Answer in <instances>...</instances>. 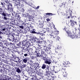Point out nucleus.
Segmentation results:
<instances>
[{"label":"nucleus","instance_id":"f257e3e1","mask_svg":"<svg viewBox=\"0 0 80 80\" xmlns=\"http://www.w3.org/2000/svg\"><path fill=\"white\" fill-rule=\"evenodd\" d=\"M1 5H2V7L4 8L6 10H10L11 11H13V8L12 7V4L11 3H8L7 4L5 5V3L4 2H1Z\"/></svg>","mask_w":80,"mask_h":80},{"label":"nucleus","instance_id":"f03ea898","mask_svg":"<svg viewBox=\"0 0 80 80\" xmlns=\"http://www.w3.org/2000/svg\"><path fill=\"white\" fill-rule=\"evenodd\" d=\"M63 30L66 32V33L65 34L66 35H68V37H71L72 39H73V38L77 39V36L75 33H73V34H72V33L70 32V31L68 30L67 31L65 28H64Z\"/></svg>","mask_w":80,"mask_h":80},{"label":"nucleus","instance_id":"7ed1b4c3","mask_svg":"<svg viewBox=\"0 0 80 80\" xmlns=\"http://www.w3.org/2000/svg\"><path fill=\"white\" fill-rule=\"evenodd\" d=\"M47 55L46 54H44V57H42V60H44V63H46V64H48V65H50L52 62L51 59H48L46 57H47Z\"/></svg>","mask_w":80,"mask_h":80},{"label":"nucleus","instance_id":"20e7f679","mask_svg":"<svg viewBox=\"0 0 80 80\" xmlns=\"http://www.w3.org/2000/svg\"><path fill=\"white\" fill-rule=\"evenodd\" d=\"M24 22L22 21H17V24H16V25L19 27V28H20L21 30H23L25 26H24Z\"/></svg>","mask_w":80,"mask_h":80},{"label":"nucleus","instance_id":"39448f33","mask_svg":"<svg viewBox=\"0 0 80 80\" xmlns=\"http://www.w3.org/2000/svg\"><path fill=\"white\" fill-rule=\"evenodd\" d=\"M70 63L69 61H66L63 63V65L62 67V69L63 70H66L65 67H70Z\"/></svg>","mask_w":80,"mask_h":80},{"label":"nucleus","instance_id":"423d86ee","mask_svg":"<svg viewBox=\"0 0 80 80\" xmlns=\"http://www.w3.org/2000/svg\"><path fill=\"white\" fill-rule=\"evenodd\" d=\"M66 69H62L61 70L62 75L63 76V77L65 78H67L68 77V73H67L66 72H65Z\"/></svg>","mask_w":80,"mask_h":80},{"label":"nucleus","instance_id":"0eeeda50","mask_svg":"<svg viewBox=\"0 0 80 80\" xmlns=\"http://www.w3.org/2000/svg\"><path fill=\"white\" fill-rule=\"evenodd\" d=\"M22 7H23V5H18V9L20 12H25V10H24V9Z\"/></svg>","mask_w":80,"mask_h":80},{"label":"nucleus","instance_id":"6e6552de","mask_svg":"<svg viewBox=\"0 0 80 80\" xmlns=\"http://www.w3.org/2000/svg\"><path fill=\"white\" fill-rule=\"evenodd\" d=\"M0 14H1L2 16L3 17H6L7 15H6V12L2 8H0Z\"/></svg>","mask_w":80,"mask_h":80},{"label":"nucleus","instance_id":"1a4fd4ad","mask_svg":"<svg viewBox=\"0 0 80 80\" xmlns=\"http://www.w3.org/2000/svg\"><path fill=\"white\" fill-rule=\"evenodd\" d=\"M46 30L47 32H48V33L51 36V37H53V35H52V33H53L52 30H50V28H48L46 29Z\"/></svg>","mask_w":80,"mask_h":80},{"label":"nucleus","instance_id":"9d476101","mask_svg":"<svg viewBox=\"0 0 80 80\" xmlns=\"http://www.w3.org/2000/svg\"><path fill=\"white\" fill-rule=\"evenodd\" d=\"M43 48L45 52H46L48 54H50L52 53V51L50 50H48V48L46 46H43Z\"/></svg>","mask_w":80,"mask_h":80},{"label":"nucleus","instance_id":"9b49d317","mask_svg":"<svg viewBox=\"0 0 80 80\" xmlns=\"http://www.w3.org/2000/svg\"><path fill=\"white\" fill-rule=\"evenodd\" d=\"M15 69L16 70V71L17 72H18V73H20V72H21V70H22L20 67V66H19L18 67H16Z\"/></svg>","mask_w":80,"mask_h":80},{"label":"nucleus","instance_id":"f8f14e48","mask_svg":"<svg viewBox=\"0 0 80 80\" xmlns=\"http://www.w3.org/2000/svg\"><path fill=\"white\" fill-rule=\"evenodd\" d=\"M51 73V71H47L46 69V73L44 74V75L45 76H49L50 75V74Z\"/></svg>","mask_w":80,"mask_h":80},{"label":"nucleus","instance_id":"ddd939ff","mask_svg":"<svg viewBox=\"0 0 80 80\" xmlns=\"http://www.w3.org/2000/svg\"><path fill=\"white\" fill-rule=\"evenodd\" d=\"M13 2H14V3H15L14 5H15V6H17L18 8V6L22 5V4H20V2L16 1L15 0Z\"/></svg>","mask_w":80,"mask_h":80},{"label":"nucleus","instance_id":"4468645a","mask_svg":"<svg viewBox=\"0 0 80 80\" xmlns=\"http://www.w3.org/2000/svg\"><path fill=\"white\" fill-rule=\"evenodd\" d=\"M15 43H16L17 45V46H20V44H21V42L20 41H18L17 40H16L15 41Z\"/></svg>","mask_w":80,"mask_h":80},{"label":"nucleus","instance_id":"2eb2a0df","mask_svg":"<svg viewBox=\"0 0 80 80\" xmlns=\"http://www.w3.org/2000/svg\"><path fill=\"white\" fill-rule=\"evenodd\" d=\"M55 35H54L53 36H52L53 38H55V39H56V40H59V39L60 38V37H59V36H55Z\"/></svg>","mask_w":80,"mask_h":80},{"label":"nucleus","instance_id":"dca6fc26","mask_svg":"<svg viewBox=\"0 0 80 80\" xmlns=\"http://www.w3.org/2000/svg\"><path fill=\"white\" fill-rule=\"evenodd\" d=\"M41 48L42 47L38 46L36 48V49L37 50V52H41V51H42V49H41Z\"/></svg>","mask_w":80,"mask_h":80},{"label":"nucleus","instance_id":"f3484780","mask_svg":"<svg viewBox=\"0 0 80 80\" xmlns=\"http://www.w3.org/2000/svg\"><path fill=\"white\" fill-rule=\"evenodd\" d=\"M71 18L72 20H71L70 21V22H71V23H71V26H72V27H73V25H74V23H73V19L74 18V16H71Z\"/></svg>","mask_w":80,"mask_h":80},{"label":"nucleus","instance_id":"a211bd4d","mask_svg":"<svg viewBox=\"0 0 80 80\" xmlns=\"http://www.w3.org/2000/svg\"><path fill=\"white\" fill-rule=\"evenodd\" d=\"M23 62H24L25 63H26L29 60L28 58H26L22 59Z\"/></svg>","mask_w":80,"mask_h":80},{"label":"nucleus","instance_id":"6ab92c4d","mask_svg":"<svg viewBox=\"0 0 80 80\" xmlns=\"http://www.w3.org/2000/svg\"><path fill=\"white\" fill-rule=\"evenodd\" d=\"M34 34H36V35H42V36L45 35V34H43V33L40 32H35Z\"/></svg>","mask_w":80,"mask_h":80},{"label":"nucleus","instance_id":"aec40b11","mask_svg":"<svg viewBox=\"0 0 80 80\" xmlns=\"http://www.w3.org/2000/svg\"><path fill=\"white\" fill-rule=\"evenodd\" d=\"M2 46H3V48H7V47H8V45H7V43H6V42H5L2 45Z\"/></svg>","mask_w":80,"mask_h":80},{"label":"nucleus","instance_id":"412c9836","mask_svg":"<svg viewBox=\"0 0 80 80\" xmlns=\"http://www.w3.org/2000/svg\"><path fill=\"white\" fill-rule=\"evenodd\" d=\"M28 25H29V24L28 23H26L25 24L24 22V26L25 28H27V29H29V28H30L28 27Z\"/></svg>","mask_w":80,"mask_h":80},{"label":"nucleus","instance_id":"4be33fe9","mask_svg":"<svg viewBox=\"0 0 80 80\" xmlns=\"http://www.w3.org/2000/svg\"><path fill=\"white\" fill-rule=\"evenodd\" d=\"M22 46H24L25 47L27 44V41L23 40V41H22Z\"/></svg>","mask_w":80,"mask_h":80},{"label":"nucleus","instance_id":"5701e85b","mask_svg":"<svg viewBox=\"0 0 80 80\" xmlns=\"http://www.w3.org/2000/svg\"><path fill=\"white\" fill-rule=\"evenodd\" d=\"M63 5H64V7L66 6V3L65 4L64 2H62V3H60L59 5L60 7H62Z\"/></svg>","mask_w":80,"mask_h":80},{"label":"nucleus","instance_id":"b1692460","mask_svg":"<svg viewBox=\"0 0 80 80\" xmlns=\"http://www.w3.org/2000/svg\"><path fill=\"white\" fill-rule=\"evenodd\" d=\"M35 52L36 53L37 56L38 57H41V54H40V52H37L36 51H35Z\"/></svg>","mask_w":80,"mask_h":80},{"label":"nucleus","instance_id":"393cba45","mask_svg":"<svg viewBox=\"0 0 80 80\" xmlns=\"http://www.w3.org/2000/svg\"><path fill=\"white\" fill-rule=\"evenodd\" d=\"M30 28L27 29L26 28L25 29H24L23 31V33H27V32H28V31H30Z\"/></svg>","mask_w":80,"mask_h":80},{"label":"nucleus","instance_id":"a878e982","mask_svg":"<svg viewBox=\"0 0 80 80\" xmlns=\"http://www.w3.org/2000/svg\"><path fill=\"white\" fill-rule=\"evenodd\" d=\"M47 66V65L45 64H43L42 67V69H45V68H46V67Z\"/></svg>","mask_w":80,"mask_h":80},{"label":"nucleus","instance_id":"bb28decb","mask_svg":"<svg viewBox=\"0 0 80 80\" xmlns=\"http://www.w3.org/2000/svg\"><path fill=\"white\" fill-rule=\"evenodd\" d=\"M15 40V38L14 37H12L11 38V42H14Z\"/></svg>","mask_w":80,"mask_h":80},{"label":"nucleus","instance_id":"cd10ccee","mask_svg":"<svg viewBox=\"0 0 80 80\" xmlns=\"http://www.w3.org/2000/svg\"><path fill=\"white\" fill-rule=\"evenodd\" d=\"M3 0L4 2H6V3H7V4H8V3H10V2L8 0Z\"/></svg>","mask_w":80,"mask_h":80},{"label":"nucleus","instance_id":"c85d7f7f","mask_svg":"<svg viewBox=\"0 0 80 80\" xmlns=\"http://www.w3.org/2000/svg\"><path fill=\"white\" fill-rule=\"evenodd\" d=\"M61 48H62V47H61V46H60L58 45V47L56 48L55 49L56 50H60V49H61Z\"/></svg>","mask_w":80,"mask_h":80},{"label":"nucleus","instance_id":"c756f323","mask_svg":"<svg viewBox=\"0 0 80 80\" xmlns=\"http://www.w3.org/2000/svg\"><path fill=\"white\" fill-rule=\"evenodd\" d=\"M78 30L80 31L79 33V34H78L77 37V39H78V38H80V28H78Z\"/></svg>","mask_w":80,"mask_h":80},{"label":"nucleus","instance_id":"7c9ffc66","mask_svg":"<svg viewBox=\"0 0 80 80\" xmlns=\"http://www.w3.org/2000/svg\"><path fill=\"white\" fill-rule=\"evenodd\" d=\"M30 33H32L35 34V29H32V31L31 30L30 31Z\"/></svg>","mask_w":80,"mask_h":80},{"label":"nucleus","instance_id":"2f4dec72","mask_svg":"<svg viewBox=\"0 0 80 80\" xmlns=\"http://www.w3.org/2000/svg\"><path fill=\"white\" fill-rule=\"evenodd\" d=\"M3 80H12V78H8L6 77V76H5V78Z\"/></svg>","mask_w":80,"mask_h":80},{"label":"nucleus","instance_id":"473e14b6","mask_svg":"<svg viewBox=\"0 0 80 80\" xmlns=\"http://www.w3.org/2000/svg\"><path fill=\"white\" fill-rule=\"evenodd\" d=\"M19 67L22 70V68H24V67H26V64H23V65H22V66H20Z\"/></svg>","mask_w":80,"mask_h":80},{"label":"nucleus","instance_id":"72a5a7b5","mask_svg":"<svg viewBox=\"0 0 80 80\" xmlns=\"http://www.w3.org/2000/svg\"><path fill=\"white\" fill-rule=\"evenodd\" d=\"M4 48L3 46H0V50L3 51L4 50Z\"/></svg>","mask_w":80,"mask_h":80},{"label":"nucleus","instance_id":"f704fd0d","mask_svg":"<svg viewBox=\"0 0 80 80\" xmlns=\"http://www.w3.org/2000/svg\"><path fill=\"white\" fill-rule=\"evenodd\" d=\"M32 77L33 78L31 79L32 80H33V78L34 79V80H35V79H36V78H37V76L36 75H32Z\"/></svg>","mask_w":80,"mask_h":80},{"label":"nucleus","instance_id":"c9c22d12","mask_svg":"<svg viewBox=\"0 0 80 80\" xmlns=\"http://www.w3.org/2000/svg\"><path fill=\"white\" fill-rule=\"evenodd\" d=\"M42 75H43V73H42V72H41L38 76H40L41 78H42Z\"/></svg>","mask_w":80,"mask_h":80},{"label":"nucleus","instance_id":"e433bc0d","mask_svg":"<svg viewBox=\"0 0 80 80\" xmlns=\"http://www.w3.org/2000/svg\"><path fill=\"white\" fill-rule=\"evenodd\" d=\"M45 14L47 15H50V16L53 15V14H52V13H46Z\"/></svg>","mask_w":80,"mask_h":80},{"label":"nucleus","instance_id":"4c0bfd02","mask_svg":"<svg viewBox=\"0 0 80 80\" xmlns=\"http://www.w3.org/2000/svg\"><path fill=\"white\" fill-rule=\"evenodd\" d=\"M27 44L28 45V47L29 46H30V41H26Z\"/></svg>","mask_w":80,"mask_h":80},{"label":"nucleus","instance_id":"58836bf2","mask_svg":"<svg viewBox=\"0 0 80 80\" xmlns=\"http://www.w3.org/2000/svg\"><path fill=\"white\" fill-rule=\"evenodd\" d=\"M54 32H55L56 35H58V34H59V31H57V30L55 29L54 31Z\"/></svg>","mask_w":80,"mask_h":80},{"label":"nucleus","instance_id":"ea45409f","mask_svg":"<svg viewBox=\"0 0 80 80\" xmlns=\"http://www.w3.org/2000/svg\"><path fill=\"white\" fill-rule=\"evenodd\" d=\"M20 59H19V58L18 59V61L17 60H15V61H14V62H18V63H20V62H21L20 61Z\"/></svg>","mask_w":80,"mask_h":80},{"label":"nucleus","instance_id":"a19ab883","mask_svg":"<svg viewBox=\"0 0 80 80\" xmlns=\"http://www.w3.org/2000/svg\"><path fill=\"white\" fill-rule=\"evenodd\" d=\"M17 19L18 20V21H19V19H20V15L19 14H18L17 15Z\"/></svg>","mask_w":80,"mask_h":80},{"label":"nucleus","instance_id":"79ce46f5","mask_svg":"<svg viewBox=\"0 0 80 80\" xmlns=\"http://www.w3.org/2000/svg\"><path fill=\"white\" fill-rule=\"evenodd\" d=\"M35 67L36 68H37V67H39V64L38 63L35 64Z\"/></svg>","mask_w":80,"mask_h":80},{"label":"nucleus","instance_id":"37998d69","mask_svg":"<svg viewBox=\"0 0 80 80\" xmlns=\"http://www.w3.org/2000/svg\"><path fill=\"white\" fill-rule=\"evenodd\" d=\"M41 72L40 71H37L36 72V74H37V75H39L40 73V72Z\"/></svg>","mask_w":80,"mask_h":80},{"label":"nucleus","instance_id":"c03bdc74","mask_svg":"<svg viewBox=\"0 0 80 80\" xmlns=\"http://www.w3.org/2000/svg\"><path fill=\"white\" fill-rule=\"evenodd\" d=\"M1 72H3V74L6 73V71H5V70H4V69H3V70H1Z\"/></svg>","mask_w":80,"mask_h":80},{"label":"nucleus","instance_id":"a18cd8bd","mask_svg":"<svg viewBox=\"0 0 80 80\" xmlns=\"http://www.w3.org/2000/svg\"><path fill=\"white\" fill-rule=\"evenodd\" d=\"M45 53V52L43 51V50H42L41 51V55L42 56H43V55Z\"/></svg>","mask_w":80,"mask_h":80},{"label":"nucleus","instance_id":"49530a36","mask_svg":"<svg viewBox=\"0 0 80 80\" xmlns=\"http://www.w3.org/2000/svg\"><path fill=\"white\" fill-rule=\"evenodd\" d=\"M34 40H35V41L37 42H38L39 40H38V38H36L34 39Z\"/></svg>","mask_w":80,"mask_h":80},{"label":"nucleus","instance_id":"de8ad7c7","mask_svg":"<svg viewBox=\"0 0 80 80\" xmlns=\"http://www.w3.org/2000/svg\"><path fill=\"white\" fill-rule=\"evenodd\" d=\"M30 46H31V45H33V42L31 41H30Z\"/></svg>","mask_w":80,"mask_h":80},{"label":"nucleus","instance_id":"09e8293b","mask_svg":"<svg viewBox=\"0 0 80 80\" xmlns=\"http://www.w3.org/2000/svg\"><path fill=\"white\" fill-rule=\"evenodd\" d=\"M5 78V77H2V78H0V80H3Z\"/></svg>","mask_w":80,"mask_h":80},{"label":"nucleus","instance_id":"8fccbe9b","mask_svg":"<svg viewBox=\"0 0 80 80\" xmlns=\"http://www.w3.org/2000/svg\"><path fill=\"white\" fill-rule=\"evenodd\" d=\"M18 58H19L17 57L14 58L15 61V60H16L17 61V60H18Z\"/></svg>","mask_w":80,"mask_h":80},{"label":"nucleus","instance_id":"3c124183","mask_svg":"<svg viewBox=\"0 0 80 80\" xmlns=\"http://www.w3.org/2000/svg\"><path fill=\"white\" fill-rule=\"evenodd\" d=\"M25 80H28V78H29V77H28L25 76Z\"/></svg>","mask_w":80,"mask_h":80},{"label":"nucleus","instance_id":"603ef678","mask_svg":"<svg viewBox=\"0 0 80 80\" xmlns=\"http://www.w3.org/2000/svg\"><path fill=\"white\" fill-rule=\"evenodd\" d=\"M11 24H12V23H13V22H15V21L13 19H12L11 21Z\"/></svg>","mask_w":80,"mask_h":80},{"label":"nucleus","instance_id":"864d4df0","mask_svg":"<svg viewBox=\"0 0 80 80\" xmlns=\"http://www.w3.org/2000/svg\"><path fill=\"white\" fill-rule=\"evenodd\" d=\"M23 17H25V18H28L27 15L25 14H23Z\"/></svg>","mask_w":80,"mask_h":80},{"label":"nucleus","instance_id":"5fc2aeb1","mask_svg":"<svg viewBox=\"0 0 80 80\" xmlns=\"http://www.w3.org/2000/svg\"><path fill=\"white\" fill-rule=\"evenodd\" d=\"M4 17L3 18L4 20H7V18L6 17V16H4Z\"/></svg>","mask_w":80,"mask_h":80},{"label":"nucleus","instance_id":"6e6d98bb","mask_svg":"<svg viewBox=\"0 0 80 80\" xmlns=\"http://www.w3.org/2000/svg\"><path fill=\"white\" fill-rule=\"evenodd\" d=\"M3 43L2 42H0V46H3Z\"/></svg>","mask_w":80,"mask_h":80},{"label":"nucleus","instance_id":"4d7b16f0","mask_svg":"<svg viewBox=\"0 0 80 80\" xmlns=\"http://www.w3.org/2000/svg\"><path fill=\"white\" fill-rule=\"evenodd\" d=\"M26 16H27V17H29V16H30V15H29V13H26Z\"/></svg>","mask_w":80,"mask_h":80},{"label":"nucleus","instance_id":"13d9d810","mask_svg":"<svg viewBox=\"0 0 80 80\" xmlns=\"http://www.w3.org/2000/svg\"><path fill=\"white\" fill-rule=\"evenodd\" d=\"M28 55L27 53H26L24 54V57H27V56H28Z\"/></svg>","mask_w":80,"mask_h":80},{"label":"nucleus","instance_id":"bf43d9fd","mask_svg":"<svg viewBox=\"0 0 80 80\" xmlns=\"http://www.w3.org/2000/svg\"><path fill=\"white\" fill-rule=\"evenodd\" d=\"M7 39L8 40V41H10V42H11V39L9 38H8Z\"/></svg>","mask_w":80,"mask_h":80},{"label":"nucleus","instance_id":"052dcab7","mask_svg":"<svg viewBox=\"0 0 80 80\" xmlns=\"http://www.w3.org/2000/svg\"><path fill=\"white\" fill-rule=\"evenodd\" d=\"M47 71H49V70H50V68H49V67H48L47 68V69L46 70H47Z\"/></svg>","mask_w":80,"mask_h":80},{"label":"nucleus","instance_id":"680f3d73","mask_svg":"<svg viewBox=\"0 0 80 80\" xmlns=\"http://www.w3.org/2000/svg\"><path fill=\"white\" fill-rule=\"evenodd\" d=\"M47 22H50V19L49 18H48L47 19Z\"/></svg>","mask_w":80,"mask_h":80},{"label":"nucleus","instance_id":"e2e57ef3","mask_svg":"<svg viewBox=\"0 0 80 80\" xmlns=\"http://www.w3.org/2000/svg\"><path fill=\"white\" fill-rule=\"evenodd\" d=\"M28 18H29V19H30L31 18V16L29 15V16H28Z\"/></svg>","mask_w":80,"mask_h":80},{"label":"nucleus","instance_id":"0e129e2a","mask_svg":"<svg viewBox=\"0 0 80 80\" xmlns=\"http://www.w3.org/2000/svg\"><path fill=\"white\" fill-rule=\"evenodd\" d=\"M24 50L26 52H27V51H28V48H27L24 49Z\"/></svg>","mask_w":80,"mask_h":80},{"label":"nucleus","instance_id":"69168bd1","mask_svg":"<svg viewBox=\"0 0 80 80\" xmlns=\"http://www.w3.org/2000/svg\"><path fill=\"white\" fill-rule=\"evenodd\" d=\"M7 35L8 36V38H9V37H10V35H9V34H7Z\"/></svg>","mask_w":80,"mask_h":80},{"label":"nucleus","instance_id":"338daca9","mask_svg":"<svg viewBox=\"0 0 80 80\" xmlns=\"http://www.w3.org/2000/svg\"><path fill=\"white\" fill-rule=\"evenodd\" d=\"M53 79H54V78H50L49 79V80H52Z\"/></svg>","mask_w":80,"mask_h":80},{"label":"nucleus","instance_id":"774afa93","mask_svg":"<svg viewBox=\"0 0 80 80\" xmlns=\"http://www.w3.org/2000/svg\"><path fill=\"white\" fill-rule=\"evenodd\" d=\"M78 19L79 20V23H80V17H79L78 18Z\"/></svg>","mask_w":80,"mask_h":80}]
</instances>
